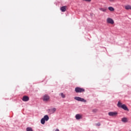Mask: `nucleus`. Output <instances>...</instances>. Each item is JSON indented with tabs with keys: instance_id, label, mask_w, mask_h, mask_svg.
Instances as JSON below:
<instances>
[{
	"instance_id": "nucleus-1",
	"label": "nucleus",
	"mask_w": 131,
	"mask_h": 131,
	"mask_svg": "<svg viewBox=\"0 0 131 131\" xmlns=\"http://www.w3.org/2000/svg\"><path fill=\"white\" fill-rule=\"evenodd\" d=\"M117 106L119 108H122V109H123V110H125V111H129L128 108L125 104H122L120 101L118 102Z\"/></svg>"
},
{
	"instance_id": "nucleus-2",
	"label": "nucleus",
	"mask_w": 131,
	"mask_h": 131,
	"mask_svg": "<svg viewBox=\"0 0 131 131\" xmlns=\"http://www.w3.org/2000/svg\"><path fill=\"white\" fill-rule=\"evenodd\" d=\"M75 92L76 93H84V92H85V90L83 88H81L80 87H76L75 89Z\"/></svg>"
},
{
	"instance_id": "nucleus-3",
	"label": "nucleus",
	"mask_w": 131,
	"mask_h": 131,
	"mask_svg": "<svg viewBox=\"0 0 131 131\" xmlns=\"http://www.w3.org/2000/svg\"><path fill=\"white\" fill-rule=\"evenodd\" d=\"M74 99L76 100V101H78L79 102H84V103H85V102H86V100L80 97L76 96L74 97Z\"/></svg>"
},
{
	"instance_id": "nucleus-4",
	"label": "nucleus",
	"mask_w": 131,
	"mask_h": 131,
	"mask_svg": "<svg viewBox=\"0 0 131 131\" xmlns=\"http://www.w3.org/2000/svg\"><path fill=\"white\" fill-rule=\"evenodd\" d=\"M106 22L109 24H114V20L110 17L107 18Z\"/></svg>"
},
{
	"instance_id": "nucleus-5",
	"label": "nucleus",
	"mask_w": 131,
	"mask_h": 131,
	"mask_svg": "<svg viewBox=\"0 0 131 131\" xmlns=\"http://www.w3.org/2000/svg\"><path fill=\"white\" fill-rule=\"evenodd\" d=\"M109 116H116L117 112H110L108 114Z\"/></svg>"
},
{
	"instance_id": "nucleus-6",
	"label": "nucleus",
	"mask_w": 131,
	"mask_h": 131,
	"mask_svg": "<svg viewBox=\"0 0 131 131\" xmlns=\"http://www.w3.org/2000/svg\"><path fill=\"white\" fill-rule=\"evenodd\" d=\"M75 118L77 120H79V119H82V116L79 114H77L75 116Z\"/></svg>"
},
{
	"instance_id": "nucleus-7",
	"label": "nucleus",
	"mask_w": 131,
	"mask_h": 131,
	"mask_svg": "<svg viewBox=\"0 0 131 131\" xmlns=\"http://www.w3.org/2000/svg\"><path fill=\"white\" fill-rule=\"evenodd\" d=\"M49 100H50V96H49L48 95H45L43 97V101H44L45 102L49 101Z\"/></svg>"
},
{
	"instance_id": "nucleus-8",
	"label": "nucleus",
	"mask_w": 131,
	"mask_h": 131,
	"mask_svg": "<svg viewBox=\"0 0 131 131\" xmlns=\"http://www.w3.org/2000/svg\"><path fill=\"white\" fill-rule=\"evenodd\" d=\"M22 100L24 102H28V101H29V97L28 96H25L23 97Z\"/></svg>"
},
{
	"instance_id": "nucleus-9",
	"label": "nucleus",
	"mask_w": 131,
	"mask_h": 131,
	"mask_svg": "<svg viewBox=\"0 0 131 131\" xmlns=\"http://www.w3.org/2000/svg\"><path fill=\"white\" fill-rule=\"evenodd\" d=\"M66 8H67V6H66L61 7L60 8V11H61V12H66Z\"/></svg>"
},
{
	"instance_id": "nucleus-10",
	"label": "nucleus",
	"mask_w": 131,
	"mask_h": 131,
	"mask_svg": "<svg viewBox=\"0 0 131 131\" xmlns=\"http://www.w3.org/2000/svg\"><path fill=\"white\" fill-rule=\"evenodd\" d=\"M43 119H44V120L46 121H48V120H49V116H48L47 115L44 116V117H43Z\"/></svg>"
},
{
	"instance_id": "nucleus-11",
	"label": "nucleus",
	"mask_w": 131,
	"mask_h": 131,
	"mask_svg": "<svg viewBox=\"0 0 131 131\" xmlns=\"http://www.w3.org/2000/svg\"><path fill=\"white\" fill-rule=\"evenodd\" d=\"M125 9L126 10H131V6L127 5V6H125Z\"/></svg>"
},
{
	"instance_id": "nucleus-12",
	"label": "nucleus",
	"mask_w": 131,
	"mask_h": 131,
	"mask_svg": "<svg viewBox=\"0 0 131 131\" xmlns=\"http://www.w3.org/2000/svg\"><path fill=\"white\" fill-rule=\"evenodd\" d=\"M121 120H122V122H124V123L127 122V118H122Z\"/></svg>"
},
{
	"instance_id": "nucleus-13",
	"label": "nucleus",
	"mask_w": 131,
	"mask_h": 131,
	"mask_svg": "<svg viewBox=\"0 0 131 131\" xmlns=\"http://www.w3.org/2000/svg\"><path fill=\"white\" fill-rule=\"evenodd\" d=\"M41 124H45V123H46V120H45V119H43V118H42L41 119Z\"/></svg>"
},
{
	"instance_id": "nucleus-14",
	"label": "nucleus",
	"mask_w": 131,
	"mask_h": 131,
	"mask_svg": "<svg viewBox=\"0 0 131 131\" xmlns=\"http://www.w3.org/2000/svg\"><path fill=\"white\" fill-rule=\"evenodd\" d=\"M109 11H111V12H113V11H114V8L112 7H109L108 8Z\"/></svg>"
},
{
	"instance_id": "nucleus-15",
	"label": "nucleus",
	"mask_w": 131,
	"mask_h": 131,
	"mask_svg": "<svg viewBox=\"0 0 131 131\" xmlns=\"http://www.w3.org/2000/svg\"><path fill=\"white\" fill-rule=\"evenodd\" d=\"M56 110H57V109H56L55 107L53 108L51 110V112H52V113H55V112H56Z\"/></svg>"
},
{
	"instance_id": "nucleus-16",
	"label": "nucleus",
	"mask_w": 131,
	"mask_h": 131,
	"mask_svg": "<svg viewBox=\"0 0 131 131\" xmlns=\"http://www.w3.org/2000/svg\"><path fill=\"white\" fill-rule=\"evenodd\" d=\"M27 131H33V130L32 129V128L30 127H28L27 128Z\"/></svg>"
},
{
	"instance_id": "nucleus-17",
	"label": "nucleus",
	"mask_w": 131,
	"mask_h": 131,
	"mask_svg": "<svg viewBox=\"0 0 131 131\" xmlns=\"http://www.w3.org/2000/svg\"><path fill=\"white\" fill-rule=\"evenodd\" d=\"M99 10L100 11H102V12H105L106 11V9L104 8H100Z\"/></svg>"
},
{
	"instance_id": "nucleus-18",
	"label": "nucleus",
	"mask_w": 131,
	"mask_h": 131,
	"mask_svg": "<svg viewBox=\"0 0 131 131\" xmlns=\"http://www.w3.org/2000/svg\"><path fill=\"white\" fill-rule=\"evenodd\" d=\"M60 95H61L62 98H65V97H66L65 95H64V94L63 93H60Z\"/></svg>"
},
{
	"instance_id": "nucleus-19",
	"label": "nucleus",
	"mask_w": 131,
	"mask_h": 131,
	"mask_svg": "<svg viewBox=\"0 0 131 131\" xmlns=\"http://www.w3.org/2000/svg\"><path fill=\"white\" fill-rule=\"evenodd\" d=\"M97 126H100L101 125V124L100 123H98L97 124Z\"/></svg>"
},
{
	"instance_id": "nucleus-20",
	"label": "nucleus",
	"mask_w": 131,
	"mask_h": 131,
	"mask_svg": "<svg viewBox=\"0 0 131 131\" xmlns=\"http://www.w3.org/2000/svg\"><path fill=\"white\" fill-rule=\"evenodd\" d=\"M83 1H84L85 2H91V1L92 0H83Z\"/></svg>"
},
{
	"instance_id": "nucleus-21",
	"label": "nucleus",
	"mask_w": 131,
	"mask_h": 131,
	"mask_svg": "<svg viewBox=\"0 0 131 131\" xmlns=\"http://www.w3.org/2000/svg\"><path fill=\"white\" fill-rule=\"evenodd\" d=\"M97 111V110H93V112H96Z\"/></svg>"
},
{
	"instance_id": "nucleus-22",
	"label": "nucleus",
	"mask_w": 131,
	"mask_h": 131,
	"mask_svg": "<svg viewBox=\"0 0 131 131\" xmlns=\"http://www.w3.org/2000/svg\"><path fill=\"white\" fill-rule=\"evenodd\" d=\"M55 131H60V130H59V129H56L55 130Z\"/></svg>"
},
{
	"instance_id": "nucleus-23",
	"label": "nucleus",
	"mask_w": 131,
	"mask_h": 131,
	"mask_svg": "<svg viewBox=\"0 0 131 131\" xmlns=\"http://www.w3.org/2000/svg\"><path fill=\"white\" fill-rule=\"evenodd\" d=\"M110 1V2H113V1H114V0H109Z\"/></svg>"
},
{
	"instance_id": "nucleus-24",
	"label": "nucleus",
	"mask_w": 131,
	"mask_h": 131,
	"mask_svg": "<svg viewBox=\"0 0 131 131\" xmlns=\"http://www.w3.org/2000/svg\"><path fill=\"white\" fill-rule=\"evenodd\" d=\"M129 131H131V130H129Z\"/></svg>"
}]
</instances>
